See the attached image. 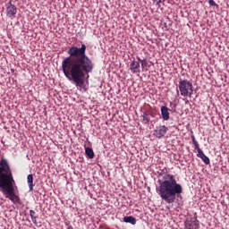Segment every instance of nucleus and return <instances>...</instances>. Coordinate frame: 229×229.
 <instances>
[{"instance_id":"4468645a","label":"nucleus","mask_w":229,"mask_h":229,"mask_svg":"<svg viewBox=\"0 0 229 229\" xmlns=\"http://www.w3.org/2000/svg\"><path fill=\"white\" fill-rule=\"evenodd\" d=\"M28 183H29V189L30 191H33V174H29L27 176Z\"/></svg>"},{"instance_id":"7ed1b4c3","label":"nucleus","mask_w":229,"mask_h":229,"mask_svg":"<svg viewBox=\"0 0 229 229\" xmlns=\"http://www.w3.org/2000/svg\"><path fill=\"white\" fill-rule=\"evenodd\" d=\"M15 179L8 160H0V191L13 203H19L21 199L15 194Z\"/></svg>"},{"instance_id":"6e6552de","label":"nucleus","mask_w":229,"mask_h":229,"mask_svg":"<svg viewBox=\"0 0 229 229\" xmlns=\"http://www.w3.org/2000/svg\"><path fill=\"white\" fill-rule=\"evenodd\" d=\"M130 70L132 74H137V72H140V63L133 60L130 64Z\"/></svg>"},{"instance_id":"39448f33","label":"nucleus","mask_w":229,"mask_h":229,"mask_svg":"<svg viewBox=\"0 0 229 229\" xmlns=\"http://www.w3.org/2000/svg\"><path fill=\"white\" fill-rule=\"evenodd\" d=\"M183 229H199V220H198V215L196 213L193 217L184 221Z\"/></svg>"},{"instance_id":"2eb2a0df","label":"nucleus","mask_w":229,"mask_h":229,"mask_svg":"<svg viewBox=\"0 0 229 229\" xmlns=\"http://www.w3.org/2000/svg\"><path fill=\"white\" fill-rule=\"evenodd\" d=\"M30 216L31 218L32 223H34V225H37V213L35 212V210L30 209Z\"/></svg>"},{"instance_id":"0eeeda50","label":"nucleus","mask_w":229,"mask_h":229,"mask_svg":"<svg viewBox=\"0 0 229 229\" xmlns=\"http://www.w3.org/2000/svg\"><path fill=\"white\" fill-rule=\"evenodd\" d=\"M167 126L165 125L157 126L154 130V135L157 137V139H162V137H165V133H167Z\"/></svg>"},{"instance_id":"412c9836","label":"nucleus","mask_w":229,"mask_h":229,"mask_svg":"<svg viewBox=\"0 0 229 229\" xmlns=\"http://www.w3.org/2000/svg\"><path fill=\"white\" fill-rule=\"evenodd\" d=\"M192 144H196L198 140H196V137L194 135L191 136Z\"/></svg>"},{"instance_id":"f8f14e48","label":"nucleus","mask_w":229,"mask_h":229,"mask_svg":"<svg viewBox=\"0 0 229 229\" xmlns=\"http://www.w3.org/2000/svg\"><path fill=\"white\" fill-rule=\"evenodd\" d=\"M139 62H141V67L142 69H146V67H149V62H148V59H140V57H136Z\"/></svg>"},{"instance_id":"aec40b11","label":"nucleus","mask_w":229,"mask_h":229,"mask_svg":"<svg viewBox=\"0 0 229 229\" xmlns=\"http://www.w3.org/2000/svg\"><path fill=\"white\" fill-rule=\"evenodd\" d=\"M192 144H196L198 140H196V137L194 135L191 136Z\"/></svg>"},{"instance_id":"dca6fc26","label":"nucleus","mask_w":229,"mask_h":229,"mask_svg":"<svg viewBox=\"0 0 229 229\" xmlns=\"http://www.w3.org/2000/svg\"><path fill=\"white\" fill-rule=\"evenodd\" d=\"M142 121L143 124H149V122L151 121V118H149V114H148L147 113H143Z\"/></svg>"},{"instance_id":"5701e85b","label":"nucleus","mask_w":229,"mask_h":229,"mask_svg":"<svg viewBox=\"0 0 229 229\" xmlns=\"http://www.w3.org/2000/svg\"><path fill=\"white\" fill-rule=\"evenodd\" d=\"M177 94H180V91L177 90Z\"/></svg>"},{"instance_id":"ddd939ff","label":"nucleus","mask_w":229,"mask_h":229,"mask_svg":"<svg viewBox=\"0 0 229 229\" xmlns=\"http://www.w3.org/2000/svg\"><path fill=\"white\" fill-rule=\"evenodd\" d=\"M85 153L87 157H89L90 159L94 158V150L92 149V148L90 147L86 148Z\"/></svg>"},{"instance_id":"1a4fd4ad","label":"nucleus","mask_w":229,"mask_h":229,"mask_svg":"<svg viewBox=\"0 0 229 229\" xmlns=\"http://www.w3.org/2000/svg\"><path fill=\"white\" fill-rule=\"evenodd\" d=\"M161 115H162L163 121H169L170 114L167 106H161Z\"/></svg>"},{"instance_id":"f03ea898","label":"nucleus","mask_w":229,"mask_h":229,"mask_svg":"<svg viewBox=\"0 0 229 229\" xmlns=\"http://www.w3.org/2000/svg\"><path fill=\"white\" fill-rule=\"evenodd\" d=\"M157 178L159 187L157 189V192L158 196L165 203H174L176 198L183 192L182 184L176 182V177L174 174H168L165 167L158 172Z\"/></svg>"},{"instance_id":"a211bd4d","label":"nucleus","mask_w":229,"mask_h":229,"mask_svg":"<svg viewBox=\"0 0 229 229\" xmlns=\"http://www.w3.org/2000/svg\"><path fill=\"white\" fill-rule=\"evenodd\" d=\"M194 147H195V149H197L198 151V154L201 153V150L200 148H199V144L197 142V143H193Z\"/></svg>"},{"instance_id":"f3484780","label":"nucleus","mask_w":229,"mask_h":229,"mask_svg":"<svg viewBox=\"0 0 229 229\" xmlns=\"http://www.w3.org/2000/svg\"><path fill=\"white\" fill-rule=\"evenodd\" d=\"M153 3H155L157 4V6L160 7L161 4H165L164 3H165V0H152Z\"/></svg>"},{"instance_id":"4be33fe9","label":"nucleus","mask_w":229,"mask_h":229,"mask_svg":"<svg viewBox=\"0 0 229 229\" xmlns=\"http://www.w3.org/2000/svg\"><path fill=\"white\" fill-rule=\"evenodd\" d=\"M65 223H70V221H69V220H66Z\"/></svg>"},{"instance_id":"f257e3e1","label":"nucleus","mask_w":229,"mask_h":229,"mask_svg":"<svg viewBox=\"0 0 229 229\" xmlns=\"http://www.w3.org/2000/svg\"><path fill=\"white\" fill-rule=\"evenodd\" d=\"M87 46L81 47H71L68 50V57L62 61V71L68 80H72L76 87L83 88L85 75L94 71V63L87 55Z\"/></svg>"},{"instance_id":"6ab92c4d","label":"nucleus","mask_w":229,"mask_h":229,"mask_svg":"<svg viewBox=\"0 0 229 229\" xmlns=\"http://www.w3.org/2000/svg\"><path fill=\"white\" fill-rule=\"evenodd\" d=\"M208 4L210 6H217V4H216V2L214 0H208Z\"/></svg>"},{"instance_id":"9d476101","label":"nucleus","mask_w":229,"mask_h":229,"mask_svg":"<svg viewBox=\"0 0 229 229\" xmlns=\"http://www.w3.org/2000/svg\"><path fill=\"white\" fill-rule=\"evenodd\" d=\"M198 157L199 158H201V160L204 162V164H206L207 165H208V164H210V158H208V157H207V155H205V153H203V151H201L200 153L198 154Z\"/></svg>"},{"instance_id":"20e7f679","label":"nucleus","mask_w":229,"mask_h":229,"mask_svg":"<svg viewBox=\"0 0 229 229\" xmlns=\"http://www.w3.org/2000/svg\"><path fill=\"white\" fill-rule=\"evenodd\" d=\"M179 90L182 98H192L194 92L192 82L188 80H180Z\"/></svg>"},{"instance_id":"423d86ee","label":"nucleus","mask_w":229,"mask_h":229,"mask_svg":"<svg viewBox=\"0 0 229 229\" xmlns=\"http://www.w3.org/2000/svg\"><path fill=\"white\" fill-rule=\"evenodd\" d=\"M6 16L9 17V19H13L15 15H17V7L13 4H12V1H9L6 4Z\"/></svg>"},{"instance_id":"9b49d317","label":"nucleus","mask_w":229,"mask_h":229,"mask_svg":"<svg viewBox=\"0 0 229 229\" xmlns=\"http://www.w3.org/2000/svg\"><path fill=\"white\" fill-rule=\"evenodd\" d=\"M124 223H130L131 225H137V219L131 216L123 217Z\"/></svg>"}]
</instances>
